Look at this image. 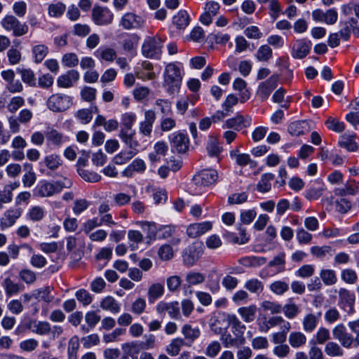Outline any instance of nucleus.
<instances>
[{
  "label": "nucleus",
  "instance_id": "obj_19",
  "mask_svg": "<svg viewBox=\"0 0 359 359\" xmlns=\"http://www.w3.org/2000/svg\"><path fill=\"white\" fill-rule=\"evenodd\" d=\"M14 150L11 152V156L15 161H22L25 158L23 149L27 147V142L21 136L15 137L11 143Z\"/></svg>",
  "mask_w": 359,
  "mask_h": 359
},
{
  "label": "nucleus",
  "instance_id": "obj_8",
  "mask_svg": "<svg viewBox=\"0 0 359 359\" xmlns=\"http://www.w3.org/2000/svg\"><path fill=\"white\" fill-rule=\"evenodd\" d=\"M170 148L172 152L185 153L189 148V140L187 135L182 132H175L169 136Z\"/></svg>",
  "mask_w": 359,
  "mask_h": 359
},
{
  "label": "nucleus",
  "instance_id": "obj_57",
  "mask_svg": "<svg viewBox=\"0 0 359 359\" xmlns=\"http://www.w3.org/2000/svg\"><path fill=\"white\" fill-rule=\"evenodd\" d=\"M147 307V302L144 298L138 297L131 304L130 311L135 315L143 313Z\"/></svg>",
  "mask_w": 359,
  "mask_h": 359
},
{
  "label": "nucleus",
  "instance_id": "obj_22",
  "mask_svg": "<svg viewBox=\"0 0 359 359\" xmlns=\"http://www.w3.org/2000/svg\"><path fill=\"white\" fill-rule=\"evenodd\" d=\"M135 130H120L118 137L130 150H138V142L135 139Z\"/></svg>",
  "mask_w": 359,
  "mask_h": 359
},
{
  "label": "nucleus",
  "instance_id": "obj_42",
  "mask_svg": "<svg viewBox=\"0 0 359 359\" xmlns=\"http://www.w3.org/2000/svg\"><path fill=\"white\" fill-rule=\"evenodd\" d=\"M128 238L129 240V247L131 250H135L138 248V244L143 241L142 233L137 230H130L128 232Z\"/></svg>",
  "mask_w": 359,
  "mask_h": 359
},
{
  "label": "nucleus",
  "instance_id": "obj_4",
  "mask_svg": "<svg viewBox=\"0 0 359 359\" xmlns=\"http://www.w3.org/2000/svg\"><path fill=\"white\" fill-rule=\"evenodd\" d=\"M72 104V98L65 94L55 93L46 101L47 107L53 112H62L68 109Z\"/></svg>",
  "mask_w": 359,
  "mask_h": 359
},
{
  "label": "nucleus",
  "instance_id": "obj_47",
  "mask_svg": "<svg viewBox=\"0 0 359 359\" xmlns=\"http://www.w3.org/2000/svg\"><path fill=\"white\" fill-rule=\"evenodd\" d=\"M190 18L187 11H180L173 17V23L178 29H184L189 24Z\"/></svg>",
  "mask_w": 359,
  "mask_h": 359
},
{
  "label": "nucleus",
  "instance_id": "obj_21",
  "mask_svg": "<svg viewBox=\"0 0 359 359\" xmlns=\"http://www.w3.org/2000/svg\"><path fill=\"white\" fill-rule=\"evenodd\" d=\"M355 135L344 133L339 140V145L341 148L346 149L348 151H356L358 150V144L355 140Z\"/></svg>",
  "mask_w": 359,
  "mask_h": 359
},
{
  "label": "nucleus",
  "instance_id": "obj_24",
  "mask_svg": "<svg viewBox=\"0 0 359 359\" xmlns=\"http://www.w3.org/2000/svg\"><path fill=\"white\" fill-rule=\"evenodd\" d=\"M247 83L245 80L237 78L233 83V88L235 90L240 91L239 101L242 103L245 102L250 98V93L246 88Z\"/></svg>",
  "mask_w": 359,
  "mask_h": 359
},
{
  "label": "nucleus",
  "instance_id": "obj_64",
  "mask_svg": "<svg viewBox=\"0 0 359 359\" xmlns=\"http://www.w3.org/2000/svg\"><path fill=\"white\" fill-rule=\"evenodd\" d=\"M3 285L6 294L9 297L18 294L20 290V286L10 278H6L4 280Z\"/></svg>",
  "mask_w": 359,
  "mask_h": 359
},
{
  "label": "nucleus",
  "instance_id": "obj_63",
  "mask_svg": "<svg viewBox=\"0 0 359 359\" xmlns=\"http://www.w3.org/2000/svg\"><path fill=\"white\" fill-rule=\"evenodd\" d=\"M74 116L83 124L89 123L93 118L92 111L88 109L78 110Z\"/></svg>",
  "mask_w": 359,
  "mask_h": 359
},
{
  "label": "nucleus",
  "instance_id": "obj_49",
  "mask_svg": "<svg viewBox=\"0 0 359 359\" xmlns=\"http://www.w3.org/2000/svg\"><path fill=\"white\" fill-rule=\"evenodd\" d=\"M140 37L135 34H128L123 41L122 45L125 51L132 52L137 46Z\"/></svg>",
  "mask_w": 359,
  "mask_h": 359
},
{
  "label": "nucleus",
  "instance_id": "obj_58",
  "mask_svg": "<svg viewBox=\"0 0 359 359\" xmlns=\"http://www.w3.org/2000/svg\"><path fill=\"white\" fill-rule=\"evenodd\" d=\"M325 125L329 130L336 133H341L345 129V126L343 122L332 117H329L327 119Z\"/></svg>",
  "mask_w": 359,
  "mask_h": 359
},
{
  "label": "nucleus",
  "instance_id": "obj_3",
  "mask_svg": "<svg viewBox=\"0 0 359 359\" xmlns=\"http://www.w3.org/2000/svg\"><path fill=\"white\" fill-rule=\"evenodd\" d=\"M163 41L160 37L147 36L142 46V53L147 58L158 59L161 55Z\"/></svg>",
  "mask_w": 359,
  "mask_h": 359
},
{
  "label": "nucleus",
  "instance_id": "obj_28",
  "mask_svg": "<svg viewBox=\"0 0 359 359\" xmlns=\"http://www.w3.org/2000/svg\"><path fill=\"white\" fill-rule=\"evenodd\" d=\"M20 187L19 182H14L4 187L2 191H0V201L4 203H8L12 201L13 191Z\"/></svg>",
  "mask_w": 359,
  "mask_h": 359
},
{
  "label": "nucleus",
  "instance_id": "obj_5",
  "mask_svg": "<svg viewBox=\"0 0 359 359\" xmlns=\"http://www.w3.org/2000/svg\"><path fill=\"white\" fill-rule=\"evenodd\" d=\"M204 245L196 241L185 248L182 253L183 262L186 266H192L203 254Z\"/></svg>",
  "mask_w": 359,
  "mask_h": 359
},
{
  "label": "nucleus",
  "instance_id": "obj_37",
  "mask_svg": "<svg viewBox=\"0 0 359 359\" xmlns=\"http://www.w3.org/2000/svg\"><path fill=\"white\" fill-rule=\"evenodd\" d=\"M288 341L292 348H297L306 343V337L301 332H292L289 335Z\"/></svg>",
  "mask_w": 359,
  "mask_h": 359
},
{
  "label": "nucleus",
  "instance_id": "obj_59",
  "mask_svg": "<svg viewBox=\"0 0 359 359\" xmlns=\"http://www.w3.org/2000/svg\"><path fill=\"white\" fill-rule=\"evenodd\" d=\"M207 150L210 156H215L221 153L222 147H220L219 142L216 138L211 137L208 142Z\"/></svg>",
  "mask_w": 359,
  "mask_h": 359
},
{
  "label": "nucleus",
  "instance_id": "obj_33",
  "mask_svg": "<svg viewBox=\"0 0 359 359\" xmlns=\"http://www.w3.org/2000/svg\"><path fill=\"white\" fill-rule=\"evenodd\" d=\"M138 153V150L121 151L113 158V162L116 165H123L130 161Z\"/></svg>",
  "mask_w": 359,
  "mask_h": 359
},
{
  "label": "nucleus",
  "instance_id": "obj_14",
  "mask_svg": "<svg viewBox=\"0 0 359 359\" xmlns=\"http://www.w3.org/2000/svg\"><path fill=\"white\" fill-rule=\"evenodd\" d=\"M79 77L80 75L78 71L74 69L69 70L65 74L58 76L57 79V85L60 88H71L79 81Z\"/></svg>",
  "mask_w": 359,
  "mask_h": 359
},
{
  "label": "nucleus",
  "instance_id": "obj_53",
  "mask_svg": "<svg viewBox=\"0 0 359 359\" xmlns=\"http://www.w3.org/2000/svg\"><path fill=\"white\" fill-rule=\"evenodd\" d=\"M311 253L318 257L323 259L327 255L332 256L333 254V250L330 246L323 245V246H313L311 248Z\"/></svg>",
  "mask_w": 359,
  "mask_h": 359
},
{
  "label": "nucleus",
  "instance_id": "obj_1",
  "mask_svg": "<svg viewBox=\"0 0 359 359\" xmlns=\"http://www.w3.org/2000/svg\"><path fill=\"white\" fill-rule=\"evenodd\" d=\"M72 183L69 180L64 181H48L42 180L33 190V195L38 198H48L60 193L63 189L69 188Z\"/></svg>",
  "mask_w": 359,
  "mask_h": 359
},
{
  "label": "nucleus",
  "instance_id": "obj_6",
  "mask_svg": "<svg viewBox=\"0 0 359 359\" xmlns=\"http://www.w3.org/2000/svg\"><path fill=\"white\" fill-rule=\"evenodd\" d=\"M6 31H13L15 36H21L28 32L29 27L25 23H21L15 16L6 15L1 22Z\"/></svg>",
  "mask_w": 359,
  "mask_h": 359
},
{
  "label": "nucleus",
  "instance_id": "obj_56",
  "mask_svg": "<svg viewBox=\"0 0 359 359\" xmlns=\"http://www.w3.org/2000/svg\"><path fill=\"white\" fill-rule=\"evenodd\" d=\"M22 80L30 86H36V78L34 72L30 69H18Z\"/></svg>",
  "mask_w": 359,
  "mask_h": 359
},
{
  "label": "nucleus",
  "instance_id": "obj_26",
  "mask_svg": "<svg viewBox=\"0 0 359 359\" xmlns=\"http://www.w3.org/2000/svg\"><path fill=\"white\" fill-rule=\"evenodd\" d=\"M186 344L187 343L183 338H174L165 347V351L170 356H176L179 355L181 348Z\"/></svg>",
  "mask_w": 359,
  "mask_h": 359
},
{
  "label": "nucleus",
  "instance_id": "obj_45",
  "mask_svg": "<svg viewBox=\"0 0 359 359\" xmlns=\"http://www.w3.org/2000/svg\"><path fill=\"white\" fill-rule=\"evenodd\" d=\"M290 323H285L284 325L280 327V332H275L272 334L273 343L276 344H284L287 339V333L290 331Z\"/></svg>",
  "mask_w": 359,
  "mask_h": 359
},
{
  "label": "nucleus",
  "instance_id": "obj_61",
  "mask_svg": "<svg viewBox=\"0 0 359 359\" xmlns=\"http://www.w3.org/2000/svg\"><path fill=\"white\" fill-rule=\"evenodd\" d=\"M173 249L170 245L165 244L161 246L158 250V257L163 261H168L172 258Z\"/></svg>",
  "mask_w": 359,
  "mask_h": 359
},
{
  "label": "nucleus",
  "instance_id": "obj_48",
  "mask_svg": "<svg viewBox=\"0 0 359 359\" xmlns=\"http://www.w3.org/2000/svg\"><path fill=\"white\" fill-rule=\"evenodd\" d=\"M226 320L229 324L231 326L232 329L234 330L235 332H238L237 334H240L241 336L243 334L246 327L241 323V321L236 317V315L228 314L226 316Z\"/></svg>",
  "mask_w": 359,
  "mask_h": 359
},
{
  "label": "nucleus",
  "instance_id": "obj_27",
  "mask_svg": "<svg viewBox=\"0 0 359 359\" xmlns=\"http://www.w3.org/2000/svg\"><path fill=\"white\" fill-rule=\"evenodd\" d=\"M221 340L226 348L239 347L245 344V338L243 336L232 337L229 333H224L221 337Z\"/></svg>",
  "mask_w": 359,
  "mask_h": 359
},
{
  "label": "nucleus",
  "instance_id": "obj_30",
  "mask_svg": "<svg viewBox=\"0 0 359 359\" xmlns=\"http://www.w3.org/2000/svg\"><path fill=\"white\" fill-rule=\"evenodd\" d=\"M100 307L103 310L109 311L112 313H117L121 310L120 304L111 296H107L102 300Z\"/></svg>",
  "mask_w": 359,
  "mask_h": 359
},
{
  "label": "nucleus",
  "instance_id": "obj_12",
  "mask_svg": "<svg viewBox=\"0 0 359 359\" xmlns=\"http://www.w3.org/2000/svg\"><path fill=\"white\" fill-rule=\"evenodd\" d=\"M143 18L133 13H125L120 21V25L126 29H140L144 25Z\"/></svg>",
  "mask_w": 359,
  "mask_h": 359
},
{
  "label": "nucleus",
  "instance_id": "obj_60",
  "mask_svg": "<svg viewBox=\"0 0 359 359\" xmlns=\"http://www.w3.org/2000/svg\"><path fill=\"white\" fill-rule=\"evenodd\" d=\"M51 330L49 323L46 321H39L35 323L32 326V331L40 335L48 334Z\"/></svg>",
  "mask_w": 359,
  "mask_h": 359
},
{
  "label": "nucleus",
  "instance_id": "obj_2",
  "mask_svg": "<svg viewBox=\"0 0 359 359\" xmlns=\"http://www.w3.org/2000/svg\"><path fill=\"white\" fill-rule=\"evenodd\" d=\"M163 79L164 86L169 94L177 92L182 80V67L175 62L168 64L163 72Z\"/></svg>",
  "mask_w": 359,
  "mask_h": 359
},
{
  "label": "nucleus",
  "instance_id": "obj_43",
  "mask_svg": "<svg viewBox=\"0 0 359 359\" xmlns=\"http://www.w3.org/2000/svg\"><path fill=\"white\" fill-rule=\"evenodd\" d=\"M46 212L43 207L34 205L29 210L27 216L29 220L36 222L41 221L44 218Z\"/></svg>",
  "mask_w": 359,
  "mask_h": 359
},
{
  "label": "nucleus",
  "instance_id": "obj_25",
  "mask_svg": "<svg viewBox=\"0 0 359 359\" xmlns=\"http://www.w3.org/2000/svg\"><path fill=\"white\" fill-rule=\"evenodd\" d=\"M182 334L184 336V341L192 344L201 335V330L198 327H193L189 324H185L182 327Z\"/></svg>",
  "mask_w": 359,
  "mask_h": 359
},
{
  "label": "nucleus",
  "instance_id": "obj_55",
  "mask_svg": "<svg viewBox=\"0 0 359 359\" xmlns=\"http://www.w3.org/2000/svg\"><path fill=\"white\" fill-rule=\"evenodd\" d=\"M79 175L86 182L94 183L101 180V176L95 172H90L83 168H77Z\"/></svg>",
  "mask_w": 359,
  "mask_h": 359
},
{
  "label": "nucleus",
  "instance_id": "obj_46",
  "mask_svg": "<svg viewBox=\"0 0 359 359\" xmlns=\"http://www.w3.org/2000/svg\"><path fill=\"white\" fill-rule=\"evenodd\" d=\"M318 323V318L312 313L306 314L303 318L302 324L305 332H313Z\"/></svg>",
  "mask_w": 359,
  "mask_h": 359
},
{
  "label": "nucleus",
  "instance_id": "obj_29",
  "mask_svg": "<svg viewBox=\"0 0 359 359\" xmlns=\"http://www.w3.org/2000/svg\"><path fill=\"white\" fill-rule=\"evenodd\" d=\"M257 310V306L254 304H251L248 306H243L239 308L238 309V313L244 322L251 323L255 318Z\"/></svg>",
  "mask_w": 359,
  "mask_h": 359
},
{
  "label": "nucleus",
  "instance_id": "obj_36",
  "mask_svg": "<svg viewBox=\"0 0 359 359\" xmlns=\"http://www.w3.org/2000/svg\"><path fill=\"white\" fill-rule=\"evenodd\" d=\"M138 79L142 80H151L156 76L155 73L153 72V65L149 62H144L142 63V69L136 73Z\"/></svg>",
  "mask_w": 359,
  "mask_h": 359
},
{
  "label": "nucleus",
  "instance_id": "obj_10",
  "mask_svg": "<svg viewBox=\"0 0 359 359\" xmlns=\"http://www.w3.org/2000/svg\"><path fill=\"white\" fill-rule=\"evenodd\" d=\"M332 334L344 348H351L353 347V337L347 332L344 324L336 325L332 330Z\"/></svg>",
  "mask_w": 359,
  "mask_h": 359
},
{
  "label": "nucleus",
  "instance_id": "obj_41",
  "mask_svg": "<svg viewBox=\"0 0 359 359\" xmlns=\"http://www.w3.org/2000/svg\"><path fill=\"white\" fill-rule=\"evenodd\" d=\"M164 292V287L161 283L152 284L148 290V299L150 303L154 302L160 298Z\"/></svg>",
  "mask_w": 359,
  "mask_h": 359
},
{
  "label": "nucleus",
  "instance_id": "obj_11",
  "mask_svg": "<svg viewBox=\"0 0 359 359\" xmlns=\"http://www.w3.org/2000/svg\"><path fill=\"white\" fill-rule=\"evenodd\" d=\"M278 83V76L273 75L266 81L261 82L257 88V95L262 101L269 98L271 92L276 88Z\"/></svg>",
  "mask_w": 359,
  "mask_h": 359
},
{
  "label": "nucleus",
  "instance_id": "obj_38",
  "mask_svg": "<svg viewBox=\"0 0 359 359\" xmlns=\"http://www.w3.org/2000/svg\"><path fill=\"white\" fill-rule=\"evenodd\" d=\"M273 178L274 175L272 173L263 174L257 185L258 191L261 193L269 192L271 189V182Z\"/></svg>",
  "mask_w": 359,
  "mask_h": 359
},
{
  "label": "nucleus",
  "instance_id": "obj_7",
  "mask_svg": "<svg viewBox=\"0 0 359 359\" xmlns=\"http://www.w3.org/2000/svg\"><path fill=\"white\" fill-rule=\"evenodd\" d=\"M92 20L98 26H106L112 23L114 14L107 7L95 6L92 10Z\"/></svg>",
  "mask_w": 359,
  "mask_h": 359
},
{
  "label": "nucleus",
  "instance_id": "obj_62",
  "mask_svg": "<svg viewBox=\"0 0 359 359\" xmlns=\"http://www.w3.org/2000/svg\"><path fill=\"white\" fill-rule=\"evenodd\" d=\"M66 6L62 2L50 4L48 6V13L50 16L58 18L65 11Z\"/></svg>",
  "mask_w": 359,
  "mask_h": 359
},
{
  "label": "nucleus",
  "instance_id": "obj_39",
  "mask_svg": "<svg viewBox=\"0 0 359 359\" xmlns=\"http://www.w3.org/2000/svg\"><path fill=\"white\" fill-rule=\"evenodd\" d=\"M265 262V258L259 257H245L239 259V263L243 266L248 268L259 267Z\"/></svg>",
  "mask_w": 359,
  "mask_h": 359
},
{
  "label": "nucleus",
  "instance_id": "obj_32",
  "mask_svg": "<svg viewBox=\"0 0 359 359\" xmlns=\"http://www.w3.org/2000/svg\"><path fill=\"white\" fill-rule=\"evenodd\" d=\"M52 288L49 286L33 291L34 298L37 301H43L46 303L51 302L54 297L51 294Z\"/></svg>",
  "mask_w": 359,
  "mask_h": 359
},
{
  "label": "nucleus",
  "instance_id": "obj_35",
  "mask_svg": "<svg viewBox=\"0 0 359 359\" xmlns=\"http://www.w3.org/2000/svg\"><path fill=\"white\" fill-rule=\"evenodd\" d=\"M121 348L124 353L131 356L134 359V356L137 355L142 350V344L139 341H131L123 344Z\"/></svg>",
  "mask_w": 359,
  "mask_h": 359
},
{
  "label": "nucleus",
  "instance_id": "obj_31",
  "mask_svg": "<svg viewBox=\"0 0 359 359\" xmlns=\"http://www.w3.org/2000/svg\"><path fill=\"white\" fill-rule=\"evenodd\" d=\"M95 55L100 60L112 62L116 57V52L109 47H100L95 52Z\"/></svg>",
  "mask_w": 359,
  "mask_h": 359
},
{
  "label": "nucleus",
  "instance_id": "obj_34",
  "mask_svg": "<svg viewBox=\"0 0 359 359\" xmlns=\"http://www.w3.org/2000/svg\"><path fill=\"white\" fill-rule=\"evenodd\" d=\"M47 142H50L56 147H60L61 144L65 141V137L63 135L53 128L48 130L45 134Z\"/></svg>",
  "mask_w": 359,
  "mask_h": 359
},
{
  "label": "nucleus",
  "instance_id": "obj_52",
  "mask_svg": "<svg viewBox=\"0 0 359 359\" xmlns=\"http://www.w3.org/2000/svg\"><path fill=\"white\" fill-rule=\"evenodd\" d=\"M272 53L268 45H263L258 48L255 57L259 62H268L272 57Z\"/></svg>",
  "mask_w": 359,
  "mask_h": 359
},
{
  "label": "nucleus",
  "instance_id": "obj_51",
  "mask_svg": "<svg viewBox=\"0 0 359 359\" xmlns=\"http://www.w3.org/2000/svg\"><path fill=\"white\" fill-rule=\"evenodd\" d=\"M43 161L46 166L51 170H55L62 163V160L60 156L57 154H50L46 156L44 158Z\"/></svg>",
  "mask_w": 359,
  "mask_h": 359
},
{
  "label": "nucleus",
  "instance_id": "obj_50",
  "mask_svg": "<svg viewBox=\"0 0 359 359\" xmlns=\"http://www.w3.org/2000/svg\"><path fill=\"white\" fill-rule=\"evenodd\" d=\"M48 53V48L43 44L36 45L32 48V54L36 63L41 62Z\"/></svg>",
  "mask_w": 359,
  "mask_h": 359
},
{
  "label": "nucleus",
  "instance_id": "obj_20",
  "mask_svg": "<svg viewBox=\"0 0 359 359\" xmlns=\"http://www.w3.org/2000/svg\"><path fill=\"white\" fill-rule=\"evenodd\" d=\"M156 119V113L153 110L144 112V120L140 123V132L145 136H149L152 132L153 123Z\"/></svg>",
  "mask_w": 359,
  "mask_h": 359
},
{
  "label": "nucleus",
  "instance_id": "obj_13",
  "mask_svg": "<svg viewBox=\"0 0 359 359\" xmlns=\"http://www.w3.org/2000/svg\"><path fill=\"white\" fill-rule=\"evenodd\" d=\"M156 309L158 314L164 315L165 312H168L171 318H180V307L177 302H165L161 301L158 303Z\"/></svg>",
  "mask_w": 359,
  "mask_h": 359
},
{
  "label": "nucleus",
  "instance_id": "obj_44",
  "mask_svg": "<svg viewBox=\"0 0 359 359\" xmlns=\"http://www.w3.org/2000/svg\"><path fill=\"white\" fill-rule=\"evenodd\" d=\"M325 353L330 357H341L344 352L341 346L337 343L329 341L325 346Z\"/></svg>",
  "mask_w": 359,
  "mask_h": 359
},
{
  "label": "nucleus",
  "instance_id": "obj_17",
  "mask_svg": "<svg viewBox=\"0 0 359 359\" xmlns=\"http://www.w3.org/2000/svg\"><path fill=\"white\" fill-rule=\"evenodd\" d=\"M212 227V224L209 221L194 223L188 226L187 233L189 237L196 238L210 231Z\"/></svg>",
  "mask_w": 359,
  "mask_h": 359
},
{
  "label": "nucleus",
  "instance_id": "obj_18",
  "mask_svg": "<svg viewBox=\"0 0 359 359\" xmlns=\"http://www.w3.org/2000/svg\"><path fill=\"white\" fill-rule=\"evenodd\" d=\"M21 215L22 210L20 208H11L6 210L0 219L1 227L4 229L12 226Z\"/></svg>",
  "mask_w": 359,
  "mask_h": 359
},
{
  "label": "nucleus",
  "instance_id": "obj_54",
  "mask_svg": "<svg viewBox=\"0 0 359 359\" xmlns=\"http://www.w3.org/2000/svg\"><path fill=\"white\" fill-rule=\"evenodd\" d=\"M79 346V339L77 336H74L69 339L67 348L68 359H77Z\"/></svg>",
  "mask_w": 359,
  "mask_h": 359
},
{
  "label": "nucleus",
  "instance_id": "obj_15",
  "mask_svg": "<svg viewBox=\"0 0 359 359\" xmlns=\"http://www.w3.org/2000/svg\"><path fill=\"white\" fill-rule=\"evenodd\" d=\"M339 303L341 307L349 313L353 312V305L355 303V295L353 293L346 289H341L339 292Z\"/></svg>",
  "mask_w": 359,
  "mask_h": 359
},
{
  "label": "nucleus",
  "instance_id": "obj_40",
  "mask_svg": "<svg viewBox=\"0 0 359 359\" xmlns=\"http://www.w3.org/2000/svg\"><path fill=\"white\" fill-rule=\"evenodd\" d=\"M135 121V114L133 112H126L123 114L121 117V128L120 130H133L132 128Z\"/></svg>",
  "mask_w": 359,
  "mask_h": 359
},
{
  "label": "nucleus",
  "instance_id": "obj_23",
  "mask_svg": "<svg viewBox=\"0 0 359 359\" xmlns=\"http://www.w3.org/2000/svg\"><path fill=\"white\" fill-rule=\"evenodd\" d=\"M311 43L303 40L297 42L293 46L292 55L294 58L302 59L305 57L310 52Z\"/></svg>",
  "mask_w": 359,
  "mask_h": 359
},
{
  "label": "nucleus",
  "instance_id": "obj_9",
  "mask_svg": "<svg viewBox=\"0 0 359 359\" xmlns=\"http://www.w3.org/2000/svg\"><path fill=\"white\" fill-rule=\"evenodd\" d=\"M218 179V173L216 170H203L194 175L193 182L196 186L208 187L213 184Z\"/></svg>",
  "mask_w": 359,
  "mask_h": 359
},
{
  "label": "nucleus",
  "instance_id": "obj_16",
  "mask_svg": "<svg viewBox=\"0 0 359 359\" xmlns=\"http://www.w3.org/2000/svg\"><path fill=\"white\" fill-rule=\"evenodd\" d=\"M252 118L250 116H243L237 115L234 118L226 121L223 128H233L239 130L243 128H248L250 126Z\"/></svg>",
  "mask_w": 359,
  "mask_h": 359
}]
</instances>
